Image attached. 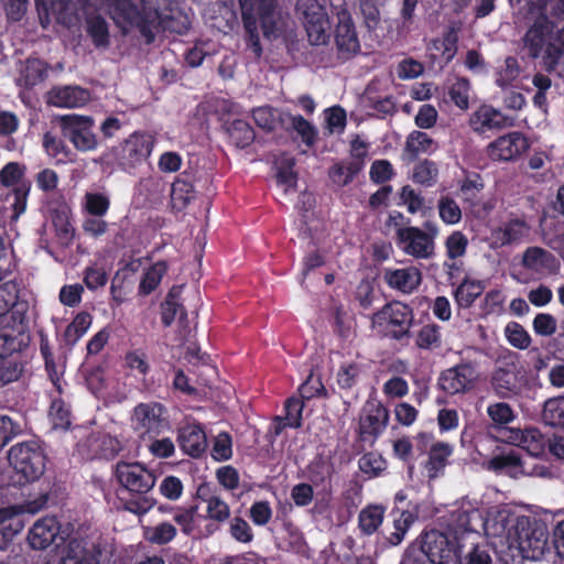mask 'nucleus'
<instances>
[{"label":"nucleus","instance_id":"nucleus-1","mask_svg":"<svg viewBox=\"0 0 564 564\" xmlns=\"http://www.w3.org/2000/svg\"><path fill=\"white\" fill-rule=\"evenodd\" d=\"M28 540L32 549L45 550L56 543L58 564H99L101 545L98 536L69 534L55 517L39 519L30 529Z\"/></svg>","mask_w":564,"mask_h":564},{"label":"nucleus","instance_id":"nucleus-2","mask_svg":"<svg viewBox=\"0 0 564 564\" xmlns=\"http://www.w3.org/2000/svg\"><path fill=\"white\" fill-rule=\"evenodd\" d=\"M528 525L529 516L509 506H495L486 512L482 530L495 547L509 551Z\"/></svg>","mask_w":564,"mask_h":564},{"label":"nucleus","instance_id":"nucleus-3","mask_svg":"<svg viewBox=\"0 0 564 564\" xmlns=\"http://www.w3.org/2000/svg\"><path fill=\"white\" fill-rule=\"evenodd\" d=\"M245 28L254 54H261L258 20L265 37H276L281 29V14L275 10V0H240Z\"/></svg>","mask_w":564,"mask_h":564},{"label":"nucleus","instance_id":"nucleus-4","mask_svg":"<svg viewBox=\"0 0 564 564\" xmlns=\"http://www.w3.org/2000/svg\"><path fill=\"white\" fill-rule=\"evenodd\" d=\"M8 458L15 473V482L19 485L39 479L45 470V455L36 443L12 446Z\"/></svg>","mask_w":564,"mask_h":564},{"label":"nucleus","instance_id":"nucleus-5","mask_svg":"<svg viewBox=\"0 0 564 564\" xmlns=\"http://www.w3.org/2000/svg\"><path fill=\"white\" fill-rule=\"evenodd\" d=\"M549 551V533L544 523L529 517V525L519 534L509 552L512 556L540 561Z\"/></svg>","mask_w":564,"mask_h":564},{"label":"nucleus","instance_id":"nucleus-6","mask_svg":"<svg viewBox=\"0 0 564 564\" xmlns=\"http://www.w3.org/2000/svg\"><path fill=\"white\" fill-rule=\"evenodd\" d=\"M327 0H299L297 12L303 18V23L313 45L326 43L329 37L330 23L326 11Z\"/></svg>","mask_w":564,"mask_h":564},{"label":"nucleus","instance_id":"nucleus-7","mask_svg":"<svg viewBox=\"0 0 564 564\" xmlns=\"http://www.w3.org/2000/svg\"><path fill=\"white\" fill-rule=\"evenodd\" d=\"M460 547L448 531L431 530L422 535L421 550L433 564H455Z\"/></svg>","mask_w":564,"mask_h":564},{"label":"nucleus","instance_id":"nucleus-8","mask_svg":"<svg viewBox=\"0 0 564 564\" xmlns=\"http://www.w3.org/2000/svg\"><path fill=\"white\" fill-rule=\"evenodd\" d=\"M61 129L65 138L82 152H90L98 148V139L94 132L95 120L89 116L65 115L61 117Z\"/></svg>","mask_w":564,"mask_h":564},{"label":"nucleus","instance_id":"nucleus-9","mask_svg":"<svg viewBox=\"0 0 564 564\" xmlns=\"http://www.w3.org/2000/svg\"><path fill=\"white\" fill-rule=\"evenodd\" d=\"M438 231L434 226L429 231L419 227H408L399 231L398 248L406 256L414 259L429 260L435 254V238Z\"/></svg>","mask_w":564,"mask_h":564},{"label":"nucleus","instance_id":"nucleus-10","mask_svg":"<svg viewBox=\"0 0 564 564\" xmlns=\"http://www.w3.org/2000/svg\"><path fill=\"white\" fill-rule=\"evenodd\" d=\"M412 319V310L408 305L392 302L377 312L372 321L382 332L400 339L409 332Z\"/></svg>","mask_w":564,"mask_h":564},{"label":"nucleus","instance_id":"nucleus-11","mask_svg":"<svg viewBox=\"0 0 564 564\" xmlns=\"http://www.w3.org/2000/svg\"><path fill=\"white\" fill-rule=\"evenodd\" d=\"M479 380V372L470 362H460L444 370L438 378V387L449 395L470 392Z\"/></svg>","mask_w":564,"mask_h":564},{"label":"nucleus","instance_id":"nucleus-12","mask_svg":"<svg viewBox=\"0 0 564 564\" xmlns=\"http://www.w3.org/2000/svg\"><path fill=\"white\" fill-rule=\"evenodd\" d=\"M116 476L120 485L133 494H147L155 485V476L140 463H118Z\"/></svg>","mask_w":564,"mask_h":564},{"label":"nucleus","instance_id":"nucleus-13","mask_svg":"<svg viewBox=\"0 0 564 564\" xmlns=\"http://www.w3.org/2000/svg\"><path fill=\"white\" fill-rule=\"evenodd\" d=\"M113 19H122L131 25L144 30L145 24L152 22L156 14L147 7L148 0H106Z\"/></svg>","mask_w":564,"mask_h":564},{"label":"nucleus","instance_id":"nucleus-14","mask_svg":"<svg viewBox=\"0 0 564 564\" xmlns=\"http://www.w3.org/2000/svg\"><path fill=\"white\" fill-rule=\"evenodd\" d=\"M525 386V371L514 364L496 369L491 377V387L501 399L519 395Z\"/></svg>","mask_w":564,"mask_h":564},{"label":"nucleus","instance_id":"nucleus-15","mask_svg":"<svg viewBox=\"0 0 564 564\" xmlns=\"http://www.w3.org/2000/svg\"><path fill=\"white\" fill-rule=\"evenodd\" d=\"M528 139L518 131L503 134L487 145V155L492 161H514L529 149Z\"/></svg>","mask_w":564,"mask_h":564},{"label":"nucleus","instance_id":"nucleus-16","mask_svg":"<svg viewBox=\"0 0 564 564\" xmlns=\"http://www.w3.org/2000/svg\"><path fill=\"white\" fill-rule=\"evenodd\" d=\"M486 467L489 470L506 474L512 478L521 476L547 477L551 474L544 466L530 467L513 453L492 457L487 462Z\"/></svg>","mask_w":564,"mask_h":564},{"label":"nucleus","instance_id":"nucleus-17","mask_svg":"<svg viewBox=\"0 0 564 564\" xmlns=\"http://www.w3.org/2000/svg\"><path fill=\"white\" fill-rule=\"evenodd\" d=\"M335 44L341 58H350L360 51V43L350 14L343 10L337 14Z\"/></svg>","mask_w":564,"mask_h":564},{"label":"nucleus","instance_id":"nucleus-18","mask_svg":"<svg viewBox=\"0 0 564 564\" xmlns=\"http://www.w3.org/2000/svg\"><path fill=\"white\" fill-rule=\"evenodd\" d=\"M164 408L156 402L138 404L131 416L134 431L141 435L159 433L163 423Z\"/></svg>","mask_w":564,"mask_h":564},{"label":"nucleus","instance_id":"nucleus-19","mask_svg":"<svg viewBox=\"0 0 564 564\" xmlns=\"http://www.w3.org/2000/svg\"><path fill=\"white\" fill-rule=\"evenodd\" d=\"M389 421V412L377 400H368L364 408L359 420V430L364 437H377L381 434Z\"/></svg>","mask_w":564,"mask_h":564},{"label":"nucleus","instance_id":"nucleus-20","mask_svg":"<svg viewBox=\"0 0 564 564\" xmlns=\"http://www.w3.org/2000/svg\"><path fill=\"white\" fill-rule=\"evenodd\" d=\"M45 100L57 108H78L90 100V93L79 86H56L47 91Z\"/></svg>","mask_w":564,"mask_h":564},{"label":"nucleus","instance_id":"nucleus-21","mask_svg":"<svg viewBox=\"0 0 564 564\" xmlns=\"http://www.w3.org/2000/svg\"><path fill=\"white\" fill-rule=\"evenodd\" d=\"M484 519L479 510L468 505L453 512L447 531L459 542L460 534L478 532L480 528L482 529Z\"/></svg>","mask_w":564,"mask_h":564},{"label":"nucleus","instance_id":"nucleus-22","mask_svg":"<svg viewBox=\"0 0 564 564\" xmlns=\"http://www.w3.org/2000/svg\"><path fill=\"white\" fill-rule=\"evenodd\" d=\"M470 128L477 133L512 126V121L491 106L482 105L469 118Z\"/></svg>","mask_w":564,"mask_h":564},{"label":"nucleus","instance_id":"nucleus-23","mask_svg":"<svg viewBox=\"0 0 564 564\" xmlns=\"http://www.w3.org/2000/svg\"><path fill=\"white\" fill-rule=\"evenodd\" d=\"M177 442L181 449L193 458L200 457L207 449V437L203 427L188 423L178 429Z\"/></svg>","mask_w":564,"mask_h":564},{"label":"nucleus","instance_id":"nucleus-24","mask_svg":"<svg viewBox=\"0 0 564 564\" xmlns=\"http://www.w3.org/2000/svg\"><path fill=\"white\" fill-rule=\"evenodd\" d=\"M530 234L529 225L519 218L511 219L491 232V246L500 248L508 245L519 243Z\"/></svg>","mask_w":564,"mask_h":564},{"label":"nucleus","instance_id":"nucleus-25","mask_svg":"<svg viewBox=\"0 0 564 564\" xmlns=\"http://www.w3.org/2000/svg\"><path fill=\"white\" fill-rule=\"evenodd\" d=\"M36 510L30 506H11L0 509V533L4 540L12 539L24 528L22 516L26 512L34 513Z\"/></svg>","mask_w":564,"mask_h":564},{"label":"nucleus","instance_id":"nucleus-26","mask_svg":"<svg viewBox=\"0 0 564 564\" xmlns=\"http://www.w3.org/2000/svg\"><path fill=\"white\" fill-rule=\"evenodd\" d=\"M155 139L149 133H133L124 142L123 155L137 164L145 161L152 153Z\"/></svg>","mask_w":564,"mask_h":564},{"label":"nucleus","instance_id":"nucleus-27","mask_svg":"<svg viewBox=\"0 0 564 564\" xmlns=\"http://www.w3.org/2000/svg\"><path fill=\"white\" fill-rule=\"evenodd\" d=\"M384 279L389 286L403 293H412L422 281V273L415 267L388 270Z\"/></svg>","mask_w":564,"mask_h":564},{"label":"nucleus","instance_id":"nucleus-28","mask_svg":"<svg viewBox=\"0 0 564 564\" xmlns=\"http://www.w3.org/2000/svg\"><path fill=\"white\" fill-rule=\"evenodd\" d=\"M522 264L529 271L546 273L554 268L555 258L540 247H530L523 253Z\"/></svg>","mask_w":564,"mask_h":564},{"label":"nucleus","instance_id":"nucleus-29","mask_svg":"<svg viewBox=\"0 0 564 564\" xmlns=\"http://www.w3.org/2000/svg\"><path fill=\"white\" fill-rule=\"evenodd\" d=\"M139 267V261H133L119 270L112 279L110 286L111 299L116 305L122 304L128 295V289L131 286L132 274Z\"/></svg>","mask_w":564,"mask_h":564},{"label":"nucleus","instance_id":"nucleus-30","mask_svg":"<svg viewBox=\"0 0 564 564\" xmlns=\"http://www.w3.org/2000/svg\"><path fill=\"white\" fill-rule=\"evenodd\" d=\"M453 454V446L448 443L437 442L430 448L425 469L430 479L436 478L445 468L448 457Z\"/></svg>","mask_w":564,"mask_h":564},{"label":"nucleus","instance_id":"nucleus-31","mask_svg":"<svg viewBox=\"0 0 564 564\" xmlns=\"http://www.w3.org/2000/svg\"><path fill=\"white\" fill-rule=\"evenodd\" d=\"M386 509L380 505H369L358 516V527L365 535L373 534L382 524Z\"/></svg>","mask_w":564,"mask_h":564},{"label":"nucleus","instance_id":"nucleus-32","mask_svg":"<svg viewBox=\"0 0 564 564\" xmlns=\"http://www.w3.org/2000/svg\"><path fill=\"white\" fill-rule=\"evenodd\" d=\"M437 149V142L426 132L412 131L406 138L404 151L411 156H417L420 154L433 153Z\"/></svg>","mask_w":564,"mask_h":564},{"label":"nucleus","instance_id":"nucleus-33","mask_svg":"<svg viewBox=\"0 0 564 564\" xmlns=\"http://www.w3.org/2000/svg\"><path fill=\"white\" fill-rule=\"evenodd\" d=\"M485 290L482 281L464 280L455 290V300L458 306L469 307Z\"/></svg>","mask_w":564,"mask_h":564},{"label":"nucleus","instance_id":"nucleus-34","mask_svg":"<svg viewBox=\"0 0 564 564\" xmlns=\"http://www.w3.org/2000/svg\"><path fill=\"white\" fill-rule=\"evenodd\" d=\"M194 198V188L192 184L177 178L171 187V206L175 212H182Z\"/></svg>","mask_w":564,"mask_h":564},{"label":"nucleus","instance_id":"nucleus-35","mask_svg":"<svg viewBox=\"0 0 564 564\" xmlns=\"http://www.w3.org/2000/svg\"><path fill=\"white\" fill-rule=\"evenodd\" d=\"M303 402L297 398H291L286 401L284 419H279L278 424L274 426V433L279 435L283 427H299L302 420Z\"/></svg>","mask_w":564,"mask_h":564},{"label":"nucleus","instance_id":"nucleus-36","mask_svg":"<svg viewBox=\"0 0 564 564\" xmlns=\"http://www.w3.org/2000/svg\"><path fill=\"white\" fill-rule=\"evenodd\" d=\"M166 270L167 265L164 261H159L149 268L140 282L139 293L141 295H148L153 292L160 284Z\"/></svg>","mask_w":564,"mask_h":564},{"label":"nucleus","instance_id":"nucleus-37","mask_svg":"<svg viewBox=\"0 0 564 564\" xmlns=\"http://www.w3.org/2000/svg\"><path fill=\"white\" fill-rule=\"evenodd\" d=\"M507 341L514 348L524 350L531 345V336L527 329L517 322H509L503 329Z\"/></svg>","mask_w":564,"mask_h":564},{"label":"nucleus","instance_id":"nucleus-38","mask_svg":"<svg viewBox=\"0 0 564 564\" xmlns=\"http://www.w3.org/2000/svg\"><path fill=\"white\" fill-rule=\"evenodd\" d=\"M415 345L421 349L431 350L441 346V328L436 324L422 326L415 336Z\"/></svg>","mask_w":564,"mask_h":564},{"label":"nucleus","instance_id":"nucleus-39","mask_svg":"<svg viewBox=\"0 0 564 564\" xmlns=\"http://www.w3.org/2000/svg\"><path fill=\"white\" fill-rule=\"evenodd\" d=\"M359 469L369 478L379 477L387 469L386 459L378 453H367L359 458Z\"/></svg>","mask_w":564,"mask_h":564},{"label":"nucleus","instance_id":"nucleus-40","mask_svg":"<svg viewBox=\"0 0 564 564\" xmlns=\"http://www.w3.org/2000/svg\"><path fill=\"white\" fill-rule=\"evenodd\" d=\"M520 74L521 67L517 58L507 57L496 72V83L502 88L508 87L519 78Z\"/></svg>","mask_w":564,"mask_h":564},{"label":"nucleus","instance_id":"nucleus-41","mask_svg":"<svg viewBox=\"0 0 564 564\" xmlns=\"http://www.w3.org/2000/svg\"><path fill=\"white\" fill-rule=\"evenodd\" d=\"M110 207V200L102 193L87 192L84 196V209L91 216L104 217Z\"/></svg>","mask_w":564,"mask_h":564},{"label":"nucleus","instance_id":"nucleus-42","mask_svg":"<svg viewBox=\"0 0 564 564\" xmlns=\"http://www.w3.org/2000/svg\"><path fill=\"white\" fill-rule=\"evenodd\" d=\"M437 175V165L433 161L423 160L413 167L412 180L421 185L431 186L436 182Z\"/></svg>","mask_w":564,"mask_h":564},{"label":"nucleus","instance_id":"nucleus-43","mask_svg":"<svg viewBox=\"0 0 564 564\" xmlns=\"http://www.w3.org/2000/svg\"><path fill=\"white\" fill-rule=\"evenodd\" d=\"M228 133L239 148H246L254 140L252 128L243 120H234L228 127Z\"/></svg>","mask_w":564,"mask_h":564},{"label":"nucleus","instance_id":"nucleus-44","mask_svg":"<svg viewBox=\"0 0 564 564\" xmlns=\"http://www.w3.org/2000/svg\"><path fill=\"white\" fill-rule=\"evenodd\" d=\"M545 440L536 429L523 430V437L520 447L527 451L531 456H540L545 449Z\"/></svg>","mask_w":564,"mask_h":564},{"label":"nucleus","instance_id":"nucleus-45","mask_svg":"<svg viewBox=\"0 0 564 564\" xmlns=\"http://www.w3.org/2000/svg\"><path fill=\"white\" fill-rule=\"evenodd\" d=\"M457 40V32L454 29H449L444 33L442 39H437L432 42V48L440 52L443 59L449 62L456 54Z\"/></svg>","mask_w":564,"mask_h":564},{"label":"nucleus","instance_id":"nucleus-46","mask_svg":"<svg viewBox=\"0 0 564 564\" xmlns=\"http://www.w3.org/2000/svg\"><path fill=\"white\" fill-rule=\"evenodd\" d=\"M440 218L447 225H456L462 219V209L449 196H442L437 203Z\"/></svg>","mask_w":564,"mask_h":564},{"label":"nucleus","instance_id":"nucleus-47","mask_svg":"<svg viewBox=\"0 0 564 564\" xmlns=\"http://www.w3.org/2000/svg\"><path fill=\"white\" fill-rule=\"evenodd\" d=\"M361 373V366L357 361H346L340 365L336 379L341 389H350L356 384Z\"/></svg>","mask_w":564,"mask_h":564},{"label":"nucleus","instance_id":"nucleus-48","mask_svg":"<svg viewBox=\"0 0 564 564\" xmlns=\"http://www.w3.org/2000/svg\"><path fill=\"white\" fill-rule=\"evenodd\" d=\"M176 529L169 522H162L145 529V539L154 544H165L174 539Z\"/></svg>","mask_w":564,"mask_h":564},{"label":"nucleus","instance_id":"nucleus-49","mask_svg":"<svg viewBox=\"0 0 564 564\" xmlns=\"http://www.w3.org/2000/svg\"><path fill=\"white\" fill-rule=\"evenodd\" d=\"M252 117L256 124L267 131L274 130L281 121L280 112L269 106L254 109Z\"/></svg>","mask_w":564,"mask_h":564},{"label":"nucleus","instance_id":"nucleus-50","mask_svg":"<svg viewBox=\"0 0 564 564\" xmlns=\"http://www.w3.org/2000/svg\"><path fill=\"white\" fill-rule=\"evenodd\" d=\"M181 291L180 288H173L165 302L162 304V322L165 326H170L175 319L176 315H185L183 306L176 300V294Z\"/></svg>","mask_w":564,"mask_h":564},{"label":"nucleus","instance_id":"nucleus-51","mask_svg":"<svg viewBox=\"0 0 564 564\" xmlns=\"http://www.w3.org/2000/svg\"><path fill=\"white\" fill-rule=\"evenodd\" d=\"M468 247V239L462 231H453L445 240L446 256L456 260L465 256Z\"/></svg>","mask_w":564,"mask_h":564},{"label":"nucleus","instance_id":"nucleus-52","mask_svg":"<svg viewBox=\"0 0 564 564\" xmlns=\"http://www.w3.org/2000/svg\"><path fill=\"white\" fill-rule=\"evenodd\" d=\"M206 502V513L208 519L225 522L230 517L228 503L219 496H210L204 500Z\"/></svg>","mask_w":564,"mask_h":564},{"label":"nucleus","instance_id":"nucleus-53","mask_svg":"<svg viewBox=\"0 0 564 564\" xmlns=\"http://www.w3.org/2000/svg\"><path fill=\"white\" fill-rule=\"evenodd\" d=\"M543 417L551 425H564V397L552 398L545 401Z\"/></svg>","mask_w":564,"mask_h":564},{"label":"nucleus","instance_id":"nucleus-54","mask_svg":"<svg viewBox=\"0 0 564 564\" xmlns=\"http://www.w3.org/2000/svg\"><path fill=\"white\" fill-rule=\"evenodd\" d=\"M26 167L18 162H9L0 170V184L4 187L18 186Z\"/></svg>","mask_w":564,"mask_h":564},{"label":"nucleus","instance_id":"nucleus-55","mask_svg":"<svg viewBox=\"0 0 564 564\" xmlns=\"http://www.w3.org/2000/svg\"><path fill=\"white\" fill-rule=\"evenodd\" d=\"M414 514L410 511H402L398 518L393 520L394 531L389 536V542L392 545L400 544L410 527L414 523Z\"/></svg>","mask_w":564,"mask_h":564},{"label":"nucleus","instance_id":"nucleus-56","mask_svg":"<svg viewBox=\"0 0 564 564\" xmlns=\"http://www.w3.org/2000/svg\"><path fill=\"white\" fill-rule=\"evenodd\" d=\"M451 100L462 110L469 107L470 85L465 78L457 79L449 88Z\"/></svg>","mask_w":564,"mask_h":564},{"label":"nucleus","instance_id":"nucleus-57","mask_svg":"<svg viewBox=\"0 0 564 564\" xmlns=\"http://www.w3.org/2000/svg\"><path fill=\"white\" fill-rule=\"evenodd\" d=\"M487 414L497 425H507L516 419L513 409L506 402L489 404L487 408Z\"/></svg>","mask_w":564,"mask_h":564},{"label":"nucleus","instance_id":"nucleus-58","mask_svg":"<svg viewBox=\"0 0 564 564\" xmlns=\"http://www.w3.org/2000/svg\"><path fill=\"white\" fill-rule=\"evenodd\" d=\"M230 536L242 544H249L253 541V531L250 524L240 517H235L229 522Z\"/></svg>","mask_w":564,"mask_h":564},{"label":"nucleus","instance_id":"nucleus-59","mask_svg":"<svg viewBox=\"0 0 564 564\" xmlns=\"http://www.w3.org/2000/svg\"><path fill=\"white\" fill-rule=\"evenodd\" d=\"M124 365L129 370L142 377L150 371L148 356L140 349L128 351L124 356Z\"/></svg>","mask_w":564,"mask_h":564},{"label":"nucleus","instance_id":"nucleus-60","mask_svg":"<svg viewBox=\"0 0 564 564\" xmlns=\"http://www.w3.org/2000/svg\"><path fill=\"white\" fill-rule=\"evenodd\" d=\"M401 204L406 207V210L414 214H424L425 203L424 198L416 193L411 186H403L400 193Z\"/></svg>","mask_w":564,"mask_h":564},{"label":"nucleus","instance_id":"nucleus-61","mask_svg":"<svg viewBox=\"0 0 564 564\" xmlns=\"http://www.w3.org/2000/svg\"><path fill=\"white\" fill-rule=\"evenodd\" d=\"M89 446L94 455L99 456H113L119 449V443L109 435H104L101 438L93 436L89 438Z\"/></svg>","mask_w":564,"mask_h":564},{"label":"nucleus","instance_id":"nucleus-62","mask_svg":"<svg viewBox=\"0 0 564 564\" xmlns=\"http://www.w3.org/2000/svg\"><path fill=\"white\" fill-rule=\"evenodd\" d=\"M232 456V442L228 433H219L213 442L212 457L217 462L228 460Z\"/></svg>","mask_w":564,"mask_h":564},{"label":"nucleus","instance_id":"nucleus-63","mask_svg":"<svg viewBox=\"0 0 564 564\" xmlns=\"http://www.w3.org/2000/svg\"><path fill=\"white\" fill-rule=\"evenodd\" d=\"M290 119L292 128L301 137L302 141L308 147L313 145L317 137L314 126L301 116H292Z\"/></svg>","mask_w":564,"mask_h":564},{"label":"nucleus","instance_id":"nucleus-64","mask_svg":"<svg viewBox=\"0 0 564 564\" xmlns=\"http://www.w3.org/2000/svg\"><path fill=\"white\" fill-rule=\"evenodd\" d=\"M532 327L536 335L550 337L555 334L557 322L556 318L549 313H539L533 318Z\"/></svg>","mask_w":564,"mask_h":564}]
</instances>
